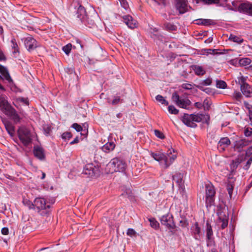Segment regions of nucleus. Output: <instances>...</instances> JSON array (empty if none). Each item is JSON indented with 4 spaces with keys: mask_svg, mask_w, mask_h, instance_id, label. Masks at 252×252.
<instances>
[{
    "mask_svg": "<svg viewBox=\"0 0 252 252\" xmlns=\"http://www.w3.org/2000/svg\"><path fill=\"white\" fill-rule=\"evenodd\" d=\"M172 152L175 153V151L173 149L171 148L168 150L166 155L161 153H151V156L157 161H160L164 160L165 168H167L173 163L177 158L176 154L172 155Z\"/></svg>",
    "mask_w": 252,
    "mask_h": 252,
    "instance_id": "1",
    "label": "nucleus"
},
{
    "mask_svg": "<svg viewBox=\"0 0 252 252\" xmlns=\"http://www.w3.org/2000/svg\"><path fill=\"white\" fill-rule=\"evenodd\" d=\"M34 210L42 216H48L50 213V205L42 197H37L34 200Z\"/></svg>",
    "mask_w": 252,
    "mask_h": 252,
    "instance_id": "2",
    "label": "nucleus"
},
{
    "mask_svg": "<svg viewBox=\"0 0 252 252\" xmlns=\"http://www.w3.org/2000/svg\"><path fill=\"white\" fill-rule=\"evenodd\" d=\"M107 168L109 172L113 173L115 172H124L126 168V163L122 159L119 158H113L107 164Z\"/></svg>",
    "mask_w": 252,
    "mask_h": 252,
    "instance_id": "3",
    "label": "nucleus"
},
{
    "mask_svg": "<svg viewBox=\"0 0 252 252\" xmlns=\"http://www.w3.org/2000/svg\"><path fill=\"white\" fill-rule=\"evenodd\" d=\"M216 190L213 185L208 182L205 184V202L207 207H211L214 204Z\"/></svg>",
    "mask_w": 252,
    "mask_h": 252,
    "instance_id": "4",
    "label": "nucleus"
},
{
    "mask_svg": "<svg viewBox=\"0 0 252 252\" xmlns=\"http://www.w3.org/2000/svg\"><path fill=\"white\" fill-rule=\"evenodd\" d=\"M204 117V115L201 114H184L182 118V122L188 126L195 127L196 125L195 122H200Z\"/></svg>",
    "mask_w": 252,
    "mask_h": 252,
    "instance_id": "5",
    "label": "nucleus"
},
{
    "mask_svg": "<svg viewBox=\"0 0 252 252\" xmlns=\"http://www.w3.org/2000/svg\"><path fill=\"white\" fill-rule=\"evenodd\" d=\"M18 137L25 146H28L32 142V135L30 131L26 127H20L18 130Z\"/></svg>",
    "mask_w": 252,
    "mask_h": 252,
    "instance_id": "6",
    "label": "nucleus"
},
{
    "mask_svg": "<svg viewBox=\"0 0 252 252\" xmlns=\"http://www.w3.org/2000/svg\"><path fill=\"white\" fill-rule=\"evenodd\" d=\"M172 99L178 106L184 109H189L191 104V101L189 99L180 96L176 92L172 94Z\"/></svg>",
    "mask_w": 252,
    "mask_h": 252,
    "instance_id": "7",
    "label": "nucleus"
},
{
    "mask_svg": "<svg viewBox=\"0 0 252 252\" xmlns=\"http://www.w3.org/2000/svg\"><path fill=\"white\" fill-rule=\"evenodd\" d=\"M252 143V140L249 138H243L235 141L234 143V148L235 151L241 152L243 149Z\"/></svg>",
    "mask_w": 252,
    "mask_h": 252,
    "instance_id": "8",
    "label": "nucleus"
},
{
    "mask_svg": "<svg viewBox=\"0 0 252 252\" xmlns=\"http://www.w3.org/2000/svg\"><path fill=\"white\" fill-rule=\"evenodd\" d=\"M24 44L27 49L30 52L39 46V43L31 35H29L25 38Z\"/></svg>",
    "mask_w": 252,
    "mask_h": 252,
    "instance_id": "9",
    "label": "nucleus"
},
{
    "mask_svg": "<svg viewBox=\"0 0 252 252\" xmlns=\"http://www.w3.org/2000/svg\"><path fill=\"white\" fill-rule=\"evenodd\" d=\"M160 222L162 225H165L168 228H174L175 226L173 217L169 214L163 216L160 219Z\"/></svg>",
    "mask_w": 252,
    "mask_h": 252,
    "instance_id": "10",
    "label": "nucleus"
},
{
    "mask_svg": "<svg viewBox=\"0 0 252 252\" xmlns=\"http://www.w3.org/2000/svg\"><path fill=\"white\" fill-rule=\"evenodd\" d=\"M176 8L181 14H184L188 11L187 0H175Z\"/></svg>",
    "mask_w": 252,
    "mask_h": 252,
    "instance_id": "11",
    "label": "nucleus"
},
{
    "mask_svg": "<svg viewBox=\"0 0 252 252\" xmlns=\"http://www.w3.org/2000/svg\"><path fill=\"white\" fill-rule=\"evenodd\" d=\"M219 217V223H221V229L225 228L228 225V216L226 215L223 210H220L217 213Z\"/></svg>",
    "mask_w": 252,
    "mask_h": 252,
    "instance_id": "12",
    "label": "nucleus"
},
{
    "mask_svg": "<svg viewBox=\"0 0 252 252\" xmlns=\"http://www.w3.org/2000/svg\"><path fill=\"white\" fill-rule=\"evenodd\" d=\"M75 12L76 17L81 20L82 22L86 24L87 23L88 17L85 8L81 5H79L75 11Z\"/></svg>",
    "mask_w": 252,
    "mask_h": 252,
    "instance_id": "13",
    "label": "nucleus"
},
{
    "mask_svg": "<svg viewBox=\"0 0 252 252\" xmlns=\"http://www.w3.org/2000/svg\"><path fill=\"white\" fill-rule=\"evenodd\" d=\"M238 11L252 16V3H241L238 6Z\"/></svg>",
    "mask_w": 252,
    "mask_h": 252,
    "instance_id": "14",
    "label": "nucleus"
},
{
    "mask_svg": "<svg viewBox=\"0 0 252 252\" xmlns=\"http://www.w3.org/2000/svg\"><path fill=\"white\" fill-rule=\"evenodd\" d=\"M98 169L93 164H88L85 165L83 173L90 177L95 176L97 174Z\"/></svg>",
    "mask_w": 252,
    "mask_h": 252,
    "instance_id": "15",
    "label": "nucleus"
},
{
    "mask_svg": "<svg viewBox=\"0 0 252 252\" xmlns=\"http://www.w3.org/2000/svg\"><path fill=\"white\" fill-rule=\"evenodd\" d=\"M184 177L183 173H176L173 176V180L179 186V189L183 191L185 189L184 182L183 180Z\"/></svg>",
    "mask_w": 252,
    "mask_h": 252,
    "instance_id": "16",
    "label": "nucleus"
},
{
    "mask_svg": "<svg viewBox=\"0 0 252 252\" xmlns=\"http://www.w3.org/2000/svg\"><path fill=\"white\" fill-rule=\"evenodd\" d=\"M5 114L9 117L15 124L20 122L21 118L17 113L16 110L12 107L5 112Z\"/></svg>",
    "mask_w": 252,
    "mask_h": 252,
    "instance_id": "17",
    "label": "nucleus"
},
{
    "mask_svg": "<svg viewBox=\"0 0 252 252\" xmlns=\"http://www.w3.org/2000/svg\"><path fill=\"white\" fill-rule=\"evenodd\" d=\"M213 232L212 228V226L209 223V221L206 222V237L207 240L209 241L208 243V246L211 245L212 243H214L213 238Z\"/></svg>",
    "mask_w": 252,
    "mask_h": 252,
    "instance_id": "18",
    "label": "nucleus"
},
{
    "mask_svg": "<svg viewBox=\"0 0 252 252\" xmlns=\"http://www.w3.org/2000/svg\"><path fill=\"white\" fill-rule=\"evenodd\" d=\"M11 107L4 97L0 95V109L5 114Z\"/></svg>",
    "mask_w": 252,
    "mask_h": 252,
    "instance_id": "19",
    "label": "nucleus"
},
{
    "mask_svg": "<svg viewBox=\"0 0 252 252\" xmlns=\"http://www.w3.org/2000/svg\"><path fill=\"white\" fill-rule=\"evenodd\" d=\"M242 93L246 97H252V88L248 84L240 87Z\"/></svg>",
    "mask_w": 252,
    "mask_h": 252,
    "instance_id": "20",
    "label": "nucleus"
},
{
    "mask_svg": "<svg viewBox=\"0 0 252 252\" xmlns=\"http://www.w3.org/2000/svg\"><path fill=\"white\" fill-rule=\"evenodd\" d=\"M0 73L3 76L2 79H4L9 83H13V80L11 78L7 69L1 64H0Z\"/></svg>",
    "mask_w": 252,
    "mask_h": 252,
    "instance_id": "21",
    "label": "nucleus"
},
{
    "mask_svg": "<svg viewBox=\"0 0 252 252\" xmlns=\"http://www.w3.org/2000/svg\"><path fill=\"white\" fill-rule=\"evenodd\" d=\"M33 154L35 157L40 160H43L45 158L44 150L40 147H34L33 149Z\"/></svg>",
    "mask_w": 252,
    "mask_h": 252,
    "instance_id": "22",
    "label": "nucleus"
},
{
    "mask_svg": "<svg viewBox=\"0 0 252 252\" xmlns=\"http://www.w3.org/2000/svg\"><path fill=\"white\" fill-rule=\"evenodd\" d=\"M230 141L228 137L221 138L218 143V147L224 151L225 148L230 145Z\"/></svg>",
    "mask_w": 252,
    "mask_h": 252,
    "instance_id": "23",
    "label": "nucleus"
},
{
    "mask_svg": "<svg viewBox=\"0 0 252 252\" xmlns=\"http://www.w3.org/2000/svg\"><path fill=\"white\" fill-rule=\"evenodd\" d=\"M124 22L130 29H134L136 27V21L133 20L130 15H126L123 17Z\"/></svg>",
    "mask_w": 252,
    "mask_h": 252,
    "instance_id": "24",
    "label": "nucleus"
},
{
    "mask_svg": "<svg viewBox=\"0 0 252 252\" xmlns=\"http://www.w3.org/2000/svg\"><path fill=\"white\" fill-rule=\"evenodd\" d=\"M212 83V79L211 77H208L207 79L202 80L198 85H196V87L201 91H205L209 90V89H204V86H209L211 85Z\"/></svg>",
    "mask_w": 252,
    "mask_h": 252,
    "instance_id": "25",
    "label": "nucleus"
},
{
    "mask_svg": "<svg viewBox=\"0 0 252 252\" xmlns=\"http://www.w3.org/2000/svg\"><path fill=\"white\" fill-rule=\"evenodd\" d=\"M3 123L4 124L7 132L10 136H12L14 134L15 132L14 126L10 122L7 120H3Z\"/></svg>",
    "mask_w": 252,
    "mask_h": 252,
    "instance_id": "26",
    "label": "nucleus"
},
{
    "mask_svg": "<svg viewBox=\"0 0 252 252\" xmlns=\"http://www.w3.org/2000/svg\"><path fill=\"white\" fill-rule=\"evenodd\" d=\"M192 68L196 75L203 76L206 73V70L201 66L193 65Z\"/></svg>",
    "mask_w": 252,
    "mask_h": 252,
    "instance_id": "27",
    "label": "nucleus"
},
{
    "mask_svg": "<svg viewBox=\"0 0 252 252\" xmlns=\"http://www.w3.org/2000/svg\"><path fill=\"white\" fill-rule=\"evenodd\" d=\"M115 147V144L113 142H108L102 147L101 149L105 153H109L112 151Z\"/></svg>",
    "mask_w": 252,
    "mask_h": 252,
    "instance_id": "28",
    "label": "nucleus"
},
{
    "mask_svg": "<svg viewBox=\"0 0 252 252\" xmlns=\"http://www.w3.org/2000/svg\"><path fill=\"white\" fill-rule=\"evenodd\" d=\"M164 28L169 31H175L177 29L176 25L170 22H166L164 24Z\"/></svg>",
    "mask_w": 252,
    "mask_h": 252,
    "instance_id": "29",
    "label": "nucleus"
},
{
    "mask_svg": "<svg viewBox=\"0 0 252 252\" xmlns=\"http://www.w3.org/2000/svg\"><path fill=\"white\" fill-rule=\"evenodd\" d=\"M229 40L232 41L234 42H236L238 44H241L243 42L244 39L241 37L236 36L232 34H231L229 37Z\"/></svg>",
    "mask_w": 252,
    "mask_h": 252,
    "instance_id": "30",
    "label": "nucleus"
},
{
    "mask_svg": "<svg viewBox=\"0 0 252 252\" xmlns=\"http://www.w3.org/2000/svg\"><path fill=\"white\" fill-rule=\"evenodd\" d=\"M11 48L14 50L13 51V54L19 53L18 46L15 38H12L11 40Z\"/></svg>",
    "mask_w": 252,
    "mask_h": 252,
    "instance_id": "31",
    "label": "nucleus"
},
{
    "mask_svg": "<svg viewBox=\"0 0 252 252\" xmlns=\"http://www.w3.org/2000/svg\"><path fill=\"white\" fill-rule=\"evenodd\" d=\"M216 81V86L217 88L222 89H225L227 88V85L225 81H224L223 80H218V79H217Z\"/></svg>",
    "mask_w": 252,
    "mask_h": 252,
    "instance_id": "32",
    "label": "nucleus"
},
{
    "mask_svg": "<svg viewBox=\"0 0 252 252\" xmlns=\"http://www.w3.org/2000/svg\"><path fill=\"white\" fill-rule=\"evenodd\" d=\"M243 159L240 158H236L233 160L231 163V168L233 170L237 168L238 165L242 162Z\"/></svg>",
    "mask_w": 252,
    "mask_h": 252,
    "instance_id": "33",
    "label": "nucleus"
},
{
    "mask_svg": "<svg viewBox=\"0 0 252 252\" xmlns=\"http://www.w3.org/2000/svg\"><path fill=\"white\" fill-rule=\"evenodd\" d=\"M198 25H203L205 26L210 25L213 23L212 20L210 19H200L197 20Z\"/></svg>",
    "mask_w": 252,
    "mask_h": 252,
    "instance_id": "34",
    "label": "nucleus"
},
{
    "mask_svg": "<svg viewBox=\"0 0 252 252\" xmlns=\"http://www.w3.org/2000/svg\"><path fill=\"white\" fill-rule=\"evenodd\" d=\"M191 229L192 230V232L195 235H199L201 232V229L199 227L197 222H195L194 223V224L192 226Z\"/></svg>",
    "mask_w": 252,
    "mask_h": 252,
    "instance_id": "35",
    "label": "nucleus"
},
{
    "mask_svg": "<svg viewBox=\"0 0 252 252\" xmlns=\"http://www.w3.org/2000/svg\"><path fill=\"white\" fill-rule=\"evenodd\" d=\"M247 78L241 75L237 77V80L236 81V83L239 84L241 86H243L245 84H248L246 83Z\"/></svg>",
    "mask_w": 252,
    "mask_h": 252,
    "instance_id": "36",
    "label": "nucleus"
},
{
    "mask_svg": "<svg viewBox=\"0 0 252 252\" xmlns=\"http://www.w3.org/2000/svg\"><path fill=\"white\" fill-rule=\"evenodd\" d=\"M234 188V184L231 181H229L227 185V190L228 192L229 196L231 198L233 190Z\"/></svg>",
    "mask_w": 252,
    "mask_h": 252,
    "instance_id": "37",
    "label": "nucleus"
},
{
    "mask_svg": "<svg viewBox=\"0 0 252 252\" xmlns=\"http://www.w3.org/2000/svg\"><path fill=\"white\" fill-rule=\"evenodd\" d=\"M149 221H150V225L152 228L156 229L158 228L159 223L155 218H150L149 219Z\"/></svg>",
    "mask_w": 252,
    "mask_h": 252,
    "instance_id": "38",
    "label": "nucleus"
},
{
    "mask_svg": "<svg viewBox=\"0 0 252 252\" xmlns=\"http://www.w3.org/2000/svg\"><path fill=\"white\" fill-rule=\"evenodd\" d=\"M156 99L157 101L161 103L162 104H164L165 105H168V102L166 101L164 97L161 95H158L156 96Z\"/></svg>",
    "mask_w": 252,
    "mask_h": 252,
    "instance_id": "39",
    "label": "nucleus"
},
{
    "mask_svg": "<svg viewBox=\"0 0 252 252\" xmlns=\"http://www.w3.org/2000/svg\"><path fill=\"white\" fill-rule=\"evenodd\" d=\"M251 60L249 58H243L239 60V63L241 65L246 66L250 64Z\"/></svg>",
    "mask_w": 252,
    "mask_h": 252,
    "instance_id": "40",
    "label": "nucleus"
},
{
    "mask_svg": "<svg viewBox=\"0 0 252 252\" xmlns=\"http://www.w3.org/2000/svg\"><path fill=\"white\" fill-rule=\"evenodd\" d=\"M23 202L25 205L28 207L30 209H33L34 210V202H32L28 199H24Z\"/></svg>",
    "mask_w": 252,
    "mask_h": 252,
    "instance_id": "41",
    "label": "nucleus"
},
{
    "mask_svg": "<svg viewBox=\"0 0 252 252\" xmlns=\"http://www.w3.org/2000/svg\"><path fill=\"white\" fill-rule=\"evenodd\" d=\"M233 97L234 99L239 102H241V99L243 97L241 93L238 91H235L234 92Z\"/></svg>",
    "mask_w": 252,
    "mask_h": 252,
    "instance_id": "42",
    "label": "nucleus"
},
{
    "mask_svg": "<svg viewBox=\"0 0 252 252\" xmlns=\"http://www.w3.org/2000/svg\"><path fill=\"white\" fill-rule=\"evenodd\" d=\"M196 3H199V1H202L206 4H213L218 3L219 2L220 0H196Z\"/></svg>",
    "mask_w": 252,
    "mask_h": 252,
    "instance_id": "43",
    "label": "nucleus"
},
{
    "mask_svg": "<svg viewBox=\"0 0 252 252\" xmlns=\"http://www.w3.org/2000/svg\"><path fill=\"white\" fill-rule=\"evenodd\" d=\"M168 111L172 114H178L179 110L177 109L173 105H169L168 107Z\"/></svg>",
    "mask_w": 252,
    "mask_h": 252,
    "instance_id": "44",
    "label": "nucleus"
},
{
    "mask_svg": "<svg viewBox=\"0 0 252 252\" xmlns=\"http://www.w3.org/2000/svg\"><path fill=\"white\" fill-rule=\"evenodd\" d=\"M71 44H68L63 47V50L66 55H69L71 50Z\"/></svg>",
    "mask_w": 252,
    "mask_h": 252,
    "instance_id": "45",
    "label": "nucleus"
},
{
    "mask_svg": "<svg viewBox=\"0 0 252 252\" xmlns=\"http://www.w3.org/2000/svg\"><path fill=\"white\" fill-rule=\"evenodd\" d=\"M249 159L247 161L245 165L244 166L243 168L245 170H248L252 163V156L249 157Z\"/></svg>",
    "mask_w": 252,
    "mask_h": 252,
    "instance_id": "46",
    "label": "nucleus"
},
{
    "mask_svg": "<svg viewBox=\"0 0 252 252\" xmlns=\"http://www.w3.org/2000/svg\"><path fill=\"white\" fill-rule=\"evenodd\" d=\"M154 132H155V134L156 135V136L157 137H158V138L161 139H163L165 137H164L163 133L162 132H161L160 131L156 129V130H155Z\"/></svg>",
    "mask_w": 252,
    "mask_h": 252,
    "instance_id": "47",
    "label": "nucleus"
},
{
    "mask_svg": "<svg viewBox=\"0 0 252 252\" xmlns=\"http://www.w3.org/2000/svg\"><path fill=\"white\" fill-rule=\"evenodd\" d=\"M244 133L247 137H250L252 134V128L247 127L245 129Z\"/></svg>",
    "mask_w": 252,
    "mask_h": 252,
    "instance_id": "48",
    "label": "nucleus"
},
{
    "mask_svg": "<svg viewBox=\"0 0 252 252\" xmlns=\"http://www.w3.org/2000/svg\"><path fill=\"white\" fill-rule=\"evenodd\" d=\"M252 156V145L247 149L245 152V158H248Z\"/></svg>",
    "mask_w": 252,
    "mask_h": 252,
    "instance_id": "49",
    "label": "nucleus"
},
{
    "mask_svg": "<svg viewBox=\"0 0 252 252\" xmlns=\"http://www.w3.org/2000/svg\"><path fill=\"white\" fill-rule=\"evenodd\" d=\"M72 137V134L70 132H65L62 134V137L63 139H69Z\"/></svg>",
    "mask_w": 252,
    "mask_h": 252,
    "instance_id": "50",
    "label": "nucleus"
},
{
    "mask_svg": "<svg viewBox=\"0 0 252 252\" xmlns=\"http://www.w3.org/2000/svg\"><path fill=\"white\" fill-rule=\"evenodd\" d=\"M72 127L74 128L78 132H80L82 130V126L77 123H74L72 125Z\"/></svg>",
    "mask_w": 252,
    "mask_h": 252,
    "instance_id": "51",
    "label": "nucleus"
},
{
    "mask_svg": "<svg viewBox=\"0 0 252 252\" xmlns=\"http://www.w3.org/2000/svg\"><path fill=\"white\" fill-rule=\"evenodd\" d=\"M44 131L46 135L50 134L51 132V128L48 125H45L43 127Z\"/></svg>",
    "mask_w": 252,
    "mask_h": 252,
    "instance_id": "52",
    "label": "nucleus"
},
{
    "mask_svg": "<svg viewBox=\"0 0 252 252\" xmlns=\"http://www.w3.org/2000/svg\"><path fill=\"white\" fill-rule=\"evenodd\" d=\"M122 7L126 10L128 8V4L126 0H119Z\"/></svg>",
    "mask_w": 252,
    "mask_h": 252,
    "instance_id": "53",
    "label": "nucleus"
},
{
    "mask_svg": "<svg viewBox=\"0 0 252 252\" xmlns=\"http://www.w3.org/2000/svg\"><path fill=\"white\" fill-rule=\"evenodd\" d=\"M193 86V85L188 83H185L182 85V88L186 90H191L192 89Z\"/></svg>",
    "mask_w": 252,
    "mask_h": 252,
    "instance_id": "54",
    "label": "nucleus"
},
{
    "mask_svg": "<svg viewBox=\"0 0 252 252\" xmlns=\"http://www.w3.org/2000/svg\"><path fill=\"white\" fill-rule=\"evenodd\" d=\"M120 102H122L123 99H120L119 96H116L113 100L112 103L113 105H115L119 103Z\"/></svg>",
    "mask_w": 252,
    "mask_h": 252,
    "instance_id": "55",
    "label": "nucleus"
},
{
    "mask_svg": "<svg viewBox=\"0 0 252 252\" xmlns=\"http://www.w3.org/2000/svg\"><path fill=\"white\" fill-rule=\"evenodd\" d=\"M135 233V230L132 228H128L126 232V234L131 237L134 236Z\"/></svg>",
    "mask_w": 252,
    "mask_h": 252,
    "instance_id": "56",
    "label": "nucleus"
},
{
    "mask_svg": "<svg viewBox=\"0 0 252 252\" xmlns=\"http://www.w3.org/2000/svg\"><path fill=\"white\" fill-rule=\"evenodd\" d=\"M9 230L7 227H3L1 229V233L3 235H6L8 234Z\"/></svg>",
    "mask_w": 252,
    "mask_h": 252,
    "instance_id": "57",
    "label": "nucleus"
},
{
    "mask_svg": "<svg viewBox=\"0 0 252 252\" xmlns=\"http://www.w3.org/2000/svg\"><path fill=\"white\" fill-rule=\"evenodd\" d=\"M241 3L238 1H233L232 2V5L235 7V8L238 9V6Z\"/></svg>",
    "mask_w": 252,
    "mask_h": 252,
    "instance_id": "58",
    "label": "nucleus"
},
{
    "mask_svg": "<svg viewBox=\"0 0 252 252\" xmlns=\"http://www.w3.org/2000/svg\"><path fill=\"white\" fill-rule=\"evenodd\" d=\"M6 60V58L3 54V52L0 50V61H4Z\"/></svg>",
    "mask_w": 252,
    "mask_h": 252,
    "instance_id": "59",
    "label": "nucleus"
},
{
    "mask_svg": "<svg viewBox=\"0 0 252 252\" xmlns=\"http://www.w3.org/2000/svg\"><path fill=\"white\" fill-rule=\"evenodd\" d=\"M79 142V139L77 137H76L74 139V140H73L72 141H71L70 143V145H73L74 144H76V143H78Z\"/></svg>",
    "mask_w": 252,
    "mask_h": 252,
    "instance_id": "60",
    "label": "nucleus"
},
{
    "mask_svg": "<svg viewBox=\"0 0 252 252\" xmlns=\"http://www.w3.org/2000/svg\"><path fill=\"white\" fill-rule=\"evenodd\" d=\"M21 101L22 102H24L25 104L29 105V100H28L27 98H25L22 97L21 99Z\"/></svg>",
    "mask_w": 252,
    "mask_h": 252,
    "instance_id": "61",
    "label": "nucleus"
},
{
    "mask_svg": "<svg viewBox=\"0 0 252 252\" xmlns=\"http://www.w3.org/2000/svg\"><path fill=\"white\" fill-rule=\"evenodd\" d=\"M194 106L197 108H201L202 107V104L200 102H196L194 103Z\"/></svg>",
    "mask_w": 252,
    "mask_h": 252,
    "instance_id": "62",
    "label": "nucleus"
},
{
    "mask_svg": "<svg viewBox=\"0 0 252 252\" xmlns=\"http://www.w3.org/2000/svg\"><path fill=\"white\" fill-rule=\"evenodd\" d=\"M208 51L207 53L209 54H214L215 52V50L214 49H208Z\"/></svg>",
    "mask_w": 252,
    "mask_h": 252,
    "instance_id": "63",
    "label": "nucleus"
},
{
    "mask_svg": "<svg viewBox=\"0 0 252 252\" xmlns=\"http://www.w3.org/2000/svg\"><path fill=\"white\" fill-rule=\"evenodd\" d=\"M249 118H250V121L252 123V111H250Z\"/></svg>",
    "mask_w": 252,
    "mask_h": 252,
    "instance_id": "64",
    "label": "nucleus"
}]
</instances>
